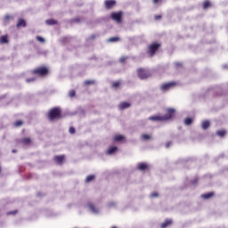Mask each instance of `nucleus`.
<instances>
[{
    "instance_id": "4468645a",
    "label": "nucleus",
    "mask_w": 228,
    "mask_h": 228,
    "mask_svg": "<svg viewBox=\"0 0 228 228\" xmlns=\"http://www.w3.org/2000/svg\"><path fill=\"white\" fill-rule=\"evenodd\" d=\"M28 26V23L26 22V20L20 18L18 20V22L16 24V28H26Z\"/></svg>"
},
{
    "instance_id": "bf43d9fd",
    "label": "nucleus",
    "mask_w": 228,
    "mask_h": 228,
    "mask_svg": "<svg viewBox=\"0 0 228 228\" xmlns=\"http://www.w3.org/2000/svg\"><path fill=\"white\" fill-rule=\"evenodd\" d=\"M1 170H2V167H1V164H0V174H1Z\"/></svg>"
},
{
    "instance_id": "de8ad7c7",
    "label": "nucleus",
    "mask_w": 228,
    "mask_h": 228,
    "mask_svg": "<svg viewBox=\"0 0 228 228\" xmlns=\"http://www.w3.org/2000/svg\"><path fill=\"white\" fill-rule=\"evenodd\" d=\"M170 145H172V142H167L165 143V147L166 149H168L170 147Z\"/></svg>"
},
{
    "instance_id": "7c9ffc66",
    "label": "nucleus",
    "mask_w": 228,
    "mask_h": 228,
    "mask_svg": "<svg viewBox=\"0 0 228 228\" xmlns=\"http://www.w3.org/2000/svg\"><path fill=\"white\" fill-rule=\"evenodd\" d=\"M184 124H185V126H191V124H193V118H186L184 119Z\"/></svg>"
},
{
    "instance_id": "a19ab883",
    "label": "nucleus",
    "mask_w": 228,
    "mask_h": 228,
    "mask_svg": "<svg viewBox=\"0 0 228 228\" xmlns=\"http://www.w3.org/2000/svg\"><path fill=\"white\" fill-rule=\"evenodd\" d=\"M69 97H76V91L75 90H70L69 92Z\"/></svg>"
},
{
    "instance_id": "c756f323",
    "label": "nucleus",
    "mask_w": 228,
    "mask_h": 228,
    "mask_svg": "<svg viewBox=\"0 0 228 228\" xmlns=\"http://www.w3.org/2000/svg\"><path fill=\"white\" fill-rule=\"evenodd\" d=\"M190 184H191L192 186H197L198 183H199V176H195L194 179L190 180Z\"/></svg>"
},
{
    "instance_id": "ddd939ff",
    "label": "nucleus",
    "mask_w": 228,
    "mask_h": 228,
    "mask_svg": "<svg viewBox=\"0 0 228 228\" xmlns=\"http://www.w3.org/2000/svg\"><path fill=\"white\" fill-rule=\"evenodd\" d=\"M148 120H152L153 122H165L163 116H151L148 118Z\"/></svg>"
},
{
    "instance_id": "37998d69",
    "label": "nucleus",
    "mask_w": 228,
    "mask_h": 228,
    "mask_svg": "<svg viewBox=\"0 0 228 228\" xmlns=\"http://www.w3.org/2000/svg\"><path fill=\"white\" fill-rule=\"evenodd\" d=\"M70 134H74V133H76V128H74V126H70L69 129Z\"/></svg>"
},
{
    "instance_id": "72a5a7b5",
    "label": "nucleus",
    "mask_w": 228,
    "mask_h": 228,
    "mask_svg": "<svg viewBox=\"0 0 228 228\" xmlns=\"http://www.w3.org/2000/svg\"><path fill=\"white\" fill-rule=\"evenodd\" d=\"M37 81V77H32L30 78H26V83H35Z\"/></svg>"
},
{
    "instance_id": "79ce46f5",
    "label": "nucleus",
    "mask_w": 228,
    "mask_h": 228,
    "mask_svg": "<svg viewBox=\"0 0 228 228\" xmlns=\"http://www.w3.org/2000/svg\"><path fill=\"white\" fill-rule=\"evenodd\" d=\"M129 57L122 56L119 58V63H125L126 60H127Z\"/></svg>"
},
{
    "instance_id": "0eeeda50",
    "label": "nucleus",
    "mask_w": 228,
    "mask_h": 228,
    "mask_svg": "<svg viewBox=\"0 0 228 228\" xmlns=\"http://www.w3.org/2000/svg\"><path fill=\"white\" fill-rule=\"evenodd\" d=\"M110 19H112V20H116L118 24H120V22H122V11L111 12Z\"/></svg>"
},
{
    "instance_id": "3c124183",
    "label": "nucleus",
    "mask_w": 228,
    "mask_h": 228,
    "mask_svg": "<svg viewBox=\"0 0 228 228\" xmlns=\"http://www.w3.org/2000/svg\"><path fill=\"white\" fill-rule=\"evenodd\" d=\"M154 19L155 20H159V19H161V15H156Z\"/></svg>"
},
{
    "instance_id": "a878e982",
    "label": "nucleus",
    "mask_w": 228,
    "mask_h": 228,
    "mask_svg": "<svg viewBox=\"0 0 228 228\" xmlns=\"http://www.w3.org/2000/svg\"><path fill=\"white\" fill-rule=\"evenodd\" d=\"M123 140H126V137L122 134H118L114 137L115 142H122Z\"/></svg>"
},
{
    "instance_id": "9d476101",
    "label": "nucleus",
    "mask_w": 228,
    "mask_h": 228,
    "mask_svg": "<svg viewBox=\"0 0 228 228\" xmlns=\"http://www.w3.org/2000/svg\"><path fill=\"white\" fill-rule=\"evenodd\" d=\"M115 4H117L116 0H105L104 1L105 10H111L115 6Z\"/></svg>"
},
{
    "instance_id": "5fc2aeb1",
    "label": "nucleus",
    "mask_w": 228,
    "mask_h": 228,
    "mask_svg": "<svg viewBox=\"0 0 228 228\" xmlns=\"http://www.w3.org/2000/svg\"><path fill=\"white\" fill-rule=\"evenodd\" d=\"M12 154H17V150H12Z\"/></svg>"
},
{
    "instance_id": "b1692460",
    "label": "nucleus",
    "mask_w": 228,
    "mask_h": 228,
    "mask_svg": "<svg viewBox=\"0 0 228 228\" xmlns=\"http://www.w3.org/2000/svg\"><path fill=\"white\" fill-rule=\"evenodd\" d=\"M8 42H10V40H8V35L0 37V44H8Z\"/></svg>"
},
{
    "instance_id": "6e6552de",
    "label": "nucleus",
    "mask_w": 228,
    "mask_h": 228,
    "mask_svg": "<svg viewBox=\"0 0 228 228\" xmlns=\"http://www.w3.org/2000/svg\"><path fill=\"white\" fill-rule=\"evenodd\" d=\"M175 85H177V83L175 82H168V83L162 84L160 86V90L162 92H168V90H170L172 86H175Z\"/></svg>"
},
{
    "instance_id": "a18cd8bd",
    "label": "nucleus",
    "mask_w": 228,
    "mask_h": 228,
    "mask_svg": "<svg viewBox=\"0 0 228 228\" xmlns=\"http://www.w3.org/2000/svg\"><path fill=\"white\" fill-rule=\"evenodd\" d=\"M143 140H151V135L149 134H142Z\"/></svg>"
},
{
    "instance_id": "393cba45",
    "label": "nucleus",
    "mask_w": 228,
    "mask_h": 228,
    "mask_svg": "<svg viewBox=\"0 0 228 228\" xmlns=\"http://www.w3.org/2000/svg\"><path fill=\"white\" fill-rule=\"evenodd\" d=\"M10 19H13V16H10V14L5 15L4 18V23L6 26L7 24H10Z\"/></svg>"
},
{
    "instance_id": "6ab92c4d",
    "label": "nucleus",
    "mask_w": 228,
    "mask_h": 228,
    "mask_svg": "<svg viewBox=\"0 0 228 228\" xmlns=\"http://www.w3.org/2000/svg\"><path fill=\"white\" fill-rule=\"evenodd\" d=\"M172 224H173L172 219L167 218V219L165 220L164 223L161 224L160 227L161 228H167V227H168V225H172Z\"/></svg>"
},
{
    "instance_id": "2eb2a0df",
    "label": "nucleus",
    "mask_w": 228,
    "mask_h": 228,
    "mask_svg": "<svg viewBox=\"0 0 228 228\" xmlns=\"http://www.w3.org/2000/svg\"><path fill=\"white\" fill-rule=\"evenodd\" d=\"M65 160V155H57L54 157V161L57 163V165H61L63 161Z\"/></svg>"
},
{
    "instance_id": "c9c22d12",
    "label": "nucleus",
    "mask_w": 228,
    "mask_h": 228,
    "mask_svg": "<svg viewBox=\"0 0 228 228\" xmlns=\"http://www.w3.org/2000/svg\"><path fill=\"white\" fill-rule=\"evenodd\" d=\"M36 40H37L38 42H41V44H44L45 42V38L40 36H37Z\"/></svg>"
},
{
    "instance_id": "f8f14e48",
    "label": "nucleus",
    "mask_w": 228,
    "mask_h": 228,
    "mask_svg": "<svg viewBox=\"0 0 228 228\" xmlns=\"http://www.w3.org/2000/svg\"><path fill=\"white\" fill-rule=\"evenodd\" d=\"M137 170H140L141 172H143L145 170H149V165L145 162H141L137 164Z\"/></svg>"
},
{
    "instance_id": "e433bc0d",
    "label": "nucleus",
    "mask_w": 228,
    "mask_h": 228,
    "mask_svg": "<svg viewBox=\"0 0 228 228\" xmlns=\"http://www.w3.org/2000/svg\"><path fill=\"white\" fill-rule=\"evenodd\" d=\"M180 136L181 135H179V134L173 135L172 140H174V142H177L179 143L181 142V141H179Z\"/></svg>"
},
{
    "instance_id": "603ef678",
    "label": "nucleus",
    "mask_w": 228,
    "mask_h": 228,
    "mask_svg": "<svg viewBox=\"0 0 228 228\" xmlns=\"http://www.w3.org/2000/svg\"><path fill=\"white\" fill-rule=\"evenodd\" d=\"M222 67H223L224 70H225V69H228V65L227 64H224Z\"/></svg>"
},
{
    "instance_id": "2f4dec72",
    "label": "nucleus",
    "mask_w": 228,
    "mask_h": 228,
    "mask_svg": "<svg viewBox=\"0 0 228 228\" xmlns=\"http://www.w3.org/2000/svg\"><path fill=\"white\" fill-rule=\"evenodd\" d=\"M22 124H24V122L22 120H18V121L13 123V126L14 127H20V126H22Z\"/></svg>"
},
{
    "instance_id": "4be33fe9",
    "label": "nucleus",
    "mask_w": 228,
    "mask_h": 228,
    "mask_svg": "<svg viewBox=\"0 0 228 228\" xmlns=\"http://www.w3.org/2000/svg\"><path fill=\"white\" fill-rule=\"evenodd\" d=\"M45 24H47L48 26H55L56 24H58V20L54 19H49L45 20Z\"/></svg>"
},
{
    "instance_id": "4c0bfd02",
    "label": "nucleus",
    "mask_w": 228,
    "mask_h": 228,
    "mask_svg": "<svg viewBox=\"0 0 228 228\" xmlns=\"http://www.w3.org/2000/svg\"><path fill=\"white\" fill-rule=\"evenodd\" d=\"M85 85H95V80H86L84 82Z\"/></svg>"
},
{
    "instance_id": "13d9d810",
    "label": "nucleus",
    "mask_w": 228,
    "mask_h": 228,
    "mask_svg": "<svg viewBox=\"0 0 228 228\" xmlns=\"http://www.w3.org/2000/svg\"><path fill=\"white\" fill-rule=\"evenodd\" d=\"M153 3L155 4L159 3V0H153Z\"/></svg>"
},
{
    "instance_id": "5701e85b",
    "label": "nucleus",
    "mask_w": 228,
    "mask_h": 228,
    "mask_svg": "<svg viewBox=\"0 0 228 228\" xmlns=\"http://www.w3.org/2000/svg\"><path fill=\"white\" fill-rule=\"evenodd\" d=\"M20 143H22L23 145H29V143H31V139L29 137H25L23 139H20Z\"/></svg>"
},
{
    "instance_id": "8fccbe9b",
    "label": "nucleus",
    "mask_w": 228,
    "mask_h": 228,
    "mask_svg": "<svg viewBox=\"0 0 228 228\" xmlns=\"http://www.w3.org/2000/svg\"><path fill=\"white\" fill-rule=\"evenodd\" d=\"M113 206H115V202H110V203H108V207L109 208H113Z\"/></svg>"
},
{
    "instance_id": "9b49d317",
    "label": "nucleus",
    "mask_w": 228,
    "mask_h": 228,
    "mask_svg": "<svg viewBox=\"0 0 228 228\" xmlns=\"http://www.w3.org/2000/svg\"><path fill=\"white\" fill-rule=\"evenodd\" d=\"M108 20H110V17L108 16L96 18L94 20L93 24H102V22H108Z\"/></svg>"
},
{
    "instance_id": "09e8293b",
    "label": "nucleus",
    "mask_w": 228,
    "mask_h": 228,
    "mask_svg": "<svg viewBox=\"0 0 228 228\" xmlns=\"http://www.w3.org/2000/svg\"><path fill=\"white\" fill-rule=\"evenodd\" d=\"M18 211L17 210H12L7 213V215H17Z\"/></svg>"
},
{
    "instance_id": "dca6fc26",
    "label": "nucleus",
    "mask_w": 228,
    "mask_h": 228,
    "mask_svg": "<svg viewBox=\"0 0 228 228\" xmlns=\"http://www.w3.org/2000/svg\"><path fill=\"white\" fill-rule=\"evenodd\" d=\"M127 108H131V103L127 102H122L121 103H119L118 105V110H127Z\"/></svg>"
},
{
    "instance_id": "a211bd4d",
    "label": "nucleus",
    "mask_w": 228,
    "mask_h": 228,
    "mask_svg": "<svg viewBox=\"0 0 228 228\" xmlns=\"http://www.w3.org/2000/svg\"><path fill=\"white\" fill-rule=\"evenodd\" d=\"M201 199H204L205 200H208V199H211V197H215V192L210 191L204 194H201Z\"/></svg>"
},
{
    "instance_id": "58836bf2",
    "label": "nucleus",
    "mask_w": 228,
    "mask_h": 228,
    "mask_svg": "<svg viewBox=\"0 0 228 228\" xmlns=\"http://www.w3.org/2000/svg\"><path fill=\"white\" fill-rule=\"evenodd\" d=\"M71 22H75L77 24H79V22H81V18H78V17L74 18V19L71 20Z\"/></svg>"
},
{
    "instance_id": "7ed1b4c3",
    "label": "nucleus",
    "mask_w": 228,
    "mask_h": 228,
    "mask_svg": "<svg viewBox=\"0 0 228 228\" xmlns=\"http://www.w3.org/2000/svg\"><path fill=\"white\" fill-rule=\"evenodd\" d=\"M31 74L34 76H38V77H44V76H47L49 74V69L45 66L38 67L32 69Z\"/></svg>"
},
{
    "instance_id": "f03ea898",
    "label": "nucleus",
    "mask_w": 228,
    "mask_h": 228,
    "mask_svg": "<svg viewBox=\"0 0 228 228\" xmlns=\"http://www.w3.org/2000/svg\"><path fill=\"white\" fill-rule=\"evenodd\" d=\"M48 120L53 122L54 120H61V118H65V116L61 113V109L60 107L52 108L48 111Z\"/></svg>"
},
{
    "instance_id": "bb28decb",
    "label": "nucleus",
    "mask_w": 228,
    "mask_h": 228,
    "mask_svg": "<svg viewBox=\"0 0 228 228\" xmlns=\"http://www.w3.org/2000/svg\"><path fill=\"white\" fill-rule=\"evenodd\" d=\"M95 179V175H89L86 176L85 183H92Z\"/></svg>"
},
{
    "instance_id": "423d86ee",
    "label": "nucleus",
    "mask_w": 228,
    "mask_h": 228,
    "mask_svg": "<svg viewBox=\"0 0 228 228\" xmlns=\"http://www.w3.org/2000/svg\"><path fill=\"white\" fill-rule=\"evenodd\" d=\"M174 115H175V109L167 108L166 110V115L162 116L164 118V122L170 120Z\"/></svg>"
},
{
    "instance_id": "39448f33",
    "label": "nucleus",
    "mask_w": 228,
    "mask_h": 228,
    "mask_svg": "<svg viewBox=\"0 0 228 228\" xmlns=\"http://www.w3.org/2000/svg\"><path fill=\"white\" fill-rule=\"evenodd\" d=\"M159 47H161L160 43H151L148 47V54L150 56H154V54H156L159 50Z\"/></svg>"
},
{
    "instance_id": "4d7b16f0",
    "label": "nucleus",
    "mask_w": 228,
    "mask_h": 228,
    "mask_svg": "<svg viewBox=\"0 0 228 228\" xmlns=\"http://www.w3.org/2000/svg\"><path fill=\"white\" fill-rule=\"evenodd\" d=\"M33 175H35L30 174V175H29V179H33Z\"/></svg>"
},
{
    "instance_id": "aec40b11",
    "label": "nucleus",
    "mask_w": 228,
    "mask_h": 228,
    "mask_svg": "<svg viewBox=\"0 0 228 228\" xmlns=\"http://www.w3.org/2000/svg\"><path fill=\"white\" fill-rule=\"evenodd\" d=\"M117 151H118V148L117 146H110L107 151V154L109 155L115 154Z\"/></svg>"
},
{
    "instance_id": "1a4fd4ad",
    "label": "nucleus",
    "mask_w": 228,
    "mask_h": 228,
    "mask_svg": "<svg viewBox=\"0 0 228 228\" xmlns=\"http://www.w3.org/2000/svg\"><path fill=\"white\" fill-rule=\"evenodd\" d=\"M85 208H88L93 215H99V208H95V205H94L92 202L88 201L85 205Z\"/></svg>"
},
{
    "instance_id": "49530a36",
    "label": "nucleus",
    "mask_w": 228,
    "mask_h": 228,
    "mask_svg": "<svg viewBox=\"0 0 228 228\" xmlns=\"http://www.w3.org/2000/svg\"><path fill=\"white\" fill-rule=\"evenodd\" d=\"M175 66L176 67V69H179V68L183 67V63H181V62H175Z\"/></svg>"
},
{
    "instance_id": "c03bdc74",
    "label": "nucleus",
    "mask_w": 228,
    "mask_h": 228,
    "mask_svg": "<svg viewBox=\"0 0 228 228\" xmlns=\"http://www.w3.org/2000/svg\"><path fill=\"white\" fill-rule=\"evenodd\" d=\"M47 51H38V54H42L43 56H46Z\"/></svg>"
},
{
    "instance_id": "473e14b6",
    "label": "nucleus",
    "mask_w": 228,
    "mask_h": 228,
    "mask_svg": "<svg viewBox=\"0 0 228 228\" xmlns=\"http://www.w3.org/2000/svg\"><path fill=\"white\" fill-rule=\"evenodd\" d=\"M119 40H120V37H114L109 38L108 42H118Z\"/></svg>"
},
{
    "instance_id": "f3484780",
    "label": "nucleus",
    "mask_w": 228,
    "mask_h": 228,
    "mask_svg": "<svg viewBox=\"0 0 228 228\" xmlns=\"http://www.w3.org/2000/svg\"><path fill=\"white\" fill-rule=\"evenodd\" d=\"M211 126V122L209 120H203L201 122V129L206 131V129H209V126Z\"/></svg>"
},
{
    "instance_id": "864d4df0",
    "label": "nucleus",
    "mask_w": 228,
    "mask_h": 228,
    "mask_svg": "<svg viewBox=\"0 0 228 228\" xmlns=\"http://www.w3.org/2000/svg\"><path fill=\"white\" fill-rule=\"evenodd\" d=\"M37 197H42V196H43V195H42V192L38 191V192L37 193Z\"/></svg>"
},
{
    "instance_id": "412c9836",
    "label": "nucleus",
    "mask_w": 228,
    "mask_h": 228,
    "mask_svg": "<svg viewBox=\"0 0 228 228\" xmlns=\"http://www.w3.org/2000/svg\"><path fill=\"white\" fill-rule=\"evenodd\" d=\"M216 136H219V138H224L225 134H227V130H217L216 132Z\"/></svg>"
},
{
    "instance_id": "f704fd0d",
    "label": "nucleus",
    "mask_w": 228,
    "mask_h": 228,
    "mask_svg": "<svg viewBox=\"0 0 228 228\" xmlns=\"http://www.w3.org/2000/svg\"><path fill=\"white\" fill-rule=\"evenodd\" d=\"M111 86L112 88H118V86H120V82L118 81L112 82Z\"/></svg>"
},
{
    "instance_id": "c85d7f7f",
    "label": "nucleus",
    "mask_w": 228,
    "mask_h": 228,
    "mask_svg": "<svg viewBox=\"0 0 228 228\" xmlns=\"http://www.w3.org/2000/svg\"><path fill=\"white\" fill-rule=\"evenodd\" d=\"M99 37V34L95 35V34H93L91 35L89 37H87L86 39V42L88 44V42H92V40H95V38Z\"/></svg>"
},
{
    "instance_id": "cd10ccee",
    "label": "nucleus",
    "mask_w": 228,
    "mask_h": 228,
    "mask_svg": "<svg viewBox=\"0 0 228 228\" xmlns=\"http://www.w3.org/2000/svg\"><path fill=\"white\" fill-rule=\"evenodd\" d=\"M210 6H211V2H209V0L203 2V5H202L203 10H208V8H209Z\"/></svg>"
},
{
    "instance_id": "20e7f679",
    "label": "nucleus",
    "mask_w": 228,
    "mask_h": 228,
    "mask_svg": "<svg viewBox=\"0 0 228 228\" xmlns=\"http://www.w3.org/2000/svg\"><path fill=\"white\" fill-rule=\"evenodd\" d=\"M137 76L139 79H149L151 74V71H149L148 69H145L143 68H139L137 69Z\"/></svg>"
},
{
    "instance_id": "f257e3e1",
    "label": "nucleus",
    "mask_w": 228,
    "mask_h": 228,
    "mask_svg": "<svg viewBox=\"0 0 228 228\" xmlns=\"http://www.w3.org/2000/svg\"><path fill=\"white\" fill-rule=\"evenodd\" d=\"M59 41L61 45L66 47L67 51L77 49V39L73 37H63Z\"/></svg>"
},
{
    "instance_id": "6e6d98bb",
    "label": "nucleus",
    "mask_w": 228,
    "mask_h": 228,
    "mask_svg": "<svg viewBox=\"0 0 228 228\" xmlns=\"http://www.w3.org/2000/svg\"><path fill=\"white\" fill-rule=\"evenodd\" d=\"M183 161L184 163H188V161H190V159H183Z\"/></svg>"
},
{
    "instance_id": "ea45409f",
    "label": "nucleus",
    "mask_w": 228,
    "mask_h": 228,
    "mask_svg": "<svg viewBox=\"0 0 228 228\" xmlns=\"http://www.w3.org/2000/svg\"><path fill=\"white\" fill-rule=\"evenodd\" d=\"M150 197L151 199H156V197H159V193H158V192H151Z\"/></svg>"
}]
</instances>
